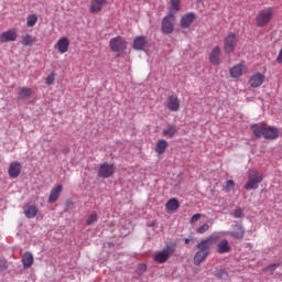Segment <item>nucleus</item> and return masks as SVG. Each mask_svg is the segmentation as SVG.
Masks as SVG:
<instances>
[{"label": "nucleus", "mask_w": 282, "mask_h": 282, "mask_svg": "<svg viewBox=\"0 0 282 282\" xmlns=\"http://www.w3.org/2000/svg\"><path fill=\"white\" fill-rule=\"evenodd\" d=\"M219 241V237L217 236H209L203 240H200L196 248L197 252L194 254V265H202L206 259H208V254H210V248L214 243Z\"/></svg>", "instance_id": "f257e3e1"}, {"label": "nucleus", "mask_w": 282, "mask_h": 282, "mask_svg": "<svg viewBox=\"0 0 282 282\" xmlns=\"http://www.w3.org/2000/svg\"><path fill=\"white\" fill-rule=\"evenodd\" d=\"M251 129L256 138H264L265 140H276V138H279V130L275 127L264 128L263 126L256 123L251 126Z\"/></svg>", "instance_id": "f03ea898"}, {"label": "nucleus", "mask_w": 282, "mask_h": 282, "mask_svg": "<svg viewBox=\"0 0 282 282\" xmlns=\"http://www.w3.org/2000/svg\"><path fill=\"white\" fill-rule=\"evenodd\" d=\"M272 19H274V8L267 7L258 12L256 15L257 28H265Z\"/></svg>", "instance_id": "7ed1b4c3"}, {"label": "nucleus", "mask_w": 282, "mask_h": 282, "mask_svg": "<svg viewBox=\"0 0 282 282\" xmlns=\"http://www.w3.org/2000/svg\"><path fill=\"white\" fill-rule=\"evenodd\" d=\"M261 182H263V173L257 170H250L248 173V182L245 184V189L257 191Z\"/></svg>", "instance_id": "20e7f679"}, {"label": "nucleus", "mask_w": 282, "mask_h": 282, "mask_svg": "<svg viewBox=\"0 0 282 282\" xmlns=\"http://www.w3.org/2000/svg\"><path fill=\"white\" fill-rule=\"evenodd\" d=\"M239 45V35L235 32H229L224 39L225 54H232Z\"/></svg>", "instance_id": "39448f33"}, {"label": "nucleus", "mask_w": 282, "mask_h": 282, "mask_svg": "<svg viewBox=\"0 0 282 282\" xmlns=\"http://www.w3.org/2000/svg\"><path fill=\"white\" fill-rule=\"evenodd\" d=\"M161 32L162 34H173L175 32V15L169 13L162 19Z\"/></svg>", "instance_id": "423d86ee"}, {"label": "nucleus", "mask_w": 282, "mask_h": 282, "mask_svg": "<svg viewBox=\"0 0 282 282\" xmlns=\"http://www.w3.org/2000/svg\"><path fill=\"white\" fill-rule=\"evenodd\" d=\"M109 46L111 52H124V50H127V40L118 35L110 40Z\"/></svg>", "instance_id": "0eeeda50"}, {"label": "nucleus", "mask_w": 282, "mask_h": 282, "mask_svg": "<svg viewBox=\"0 0 282 282\" xmlns=\"http://www.w3.org/2000/svg\"><path fill=\"white\" fill-rule=\"evenodd\" d=\"M172 252H175V247L166 246L162 251H160L155 254L154 261L156 263H166V261H169Z\"/></svg>", "instance_id": "6e6552de"}, {"label": "nucleus", "mask_w": 282, "mask_h": 282, "mask_svg": "<svg viewBox=\"0 0 282 282\" xmlns=\"http://www.w3.org/2000/svg\"><path fill=\"white\" fill-rule=\"evenodd\" d=\"M116 173V166L110 163H101L99 164V171L98 176L104 177V180H107L111 177Z\"/></svg>", "instance_id": "1a4fd4ad"}, {"label": "nucleus", "mask_w": 282, "mask_h": 282, "mask_svg": "<svg viewBox=\"0 0 282 282\" xmlns=\"http://www.w3.org/2000/svg\"><path fill=\"white\" fill-rule=\"evenodd\" d=\"M197 20V14L195 12H188L181 17L180 25L182 30H188L193 23Z\"/></svg>", "instance_id": "9d476101"}, {"label": "nucleus", "mask_w": 282, "mask_h": 282, "mask_svg": "<svg viewBox=\"0 0 282 282\" xmlns=\"http://www.w3.org/2000/svg\"><path fill=\"white\" fill-rule=\"evenodd\" d=\"M19 39L17 30L9 29L0 34V43H14Z\"/></svg>", "instance_id": "9b49d317"}, {"label": "nucleus", "mask_w": 282, "mask_h": 282, "mask_svg": "<svg viewBox=\"0 0 282 282\" xmlns=\"http://www.w3.org/2000/svg\"><path fill=\"white\" fill-rule=\"evenodd\" d=\"M54 48L57 50L59 54H67L69 51V39L68 37H61L54 45Z\"/></svg>", "instance_id": "f8f14e48"}, {"label": "nucleus", "mask_w": 282, "mask_h": 282, "mask_svg": "<svg viewBox=\"0 0 282 282\" xmlns=\"http://www.w3.org/2000/svg\"><path fill=\"white\" fill-rule=\"evenodd\" d=\"M208 58L212 65H221V48L219 46H215L209 53Z\"/></svg>", "instance_id": "ddd939ff"}, {"label": "nucleus", "mask_w": 282, "mask_h": 282, "mask_svg": "<svg viewBox=\"0 0 282 282\" xmlns=\"http://www.w3.org/2000/svg\"><path fill=\"white\" fill-rule=\"evenodd\" d=\"M165 107H167L170 111H180V98L175 95L169 96L165 101Z\"/></svg>", "instance_id": "4468645a"}, {"label": "nucleus", "mask_w": 282, "mask_h": 282, "mask_svg": "<svg viewBox=\"0 0 282 282\" xmlns=\"http://www.w3.org/2000/svg\"><path fill=\"white\" fill-rule=\"evenodd\" d=\"M263 83H265V75H263L261 73H256L249 79L250 87H253L254 89L257 87H261L263 85Z\"/></svg>", "instance_id": "2eb2a0df"}, {"label": "nucleus", "mask_w": 282, "mask_h": 282, "mask_svg": "<svg viewBox=\"0 0 282 282\" xmlns=\"http://www.w3.org/2000/svg\"><path fill=\"white\" fill-rule=\"evenodd\" d=\"M243 72H246V64L240 63L231 67L229 74L231 78H241V76H243Z\"/></svg>", "instance_id": "dca6fc26"}, {"label": "nucleus", "mask_w": 282, "mask_h": 282, "mask_svg": "<svg viewBox=\"0 0 282 282\" xmlns=\"http://www.w3.org/2000/svg\"><path fill=\"white\" fill-rule=\"evenodd\" d=\"M107 6V0H93L90 4V13L98 14L102 11V8Z\"/></svg>", "instance_id": "f3484780"}, {"label": "nucleus", "mask_w": 282, "mask_h": 282, "mask_svg": "<svg viewBox=\"0 0 282 282\" xmlns=\"http://www.w3.org/2000/svg\"><path fill=\"white\" fill-rule=\"evenodd\" d=\"M147 36L143 35H139L137 37H134L133 41V50H137V52H142V50H144V47H147Z\"/></svg>", "instance_id": "a211bd4d"}, {"label": "nucleus", "mask_w": 282, "mask_h": 282, "mask_svg": "<svg viewBox=\"0 0 282 282\" xmlns=\"http://www.w3.org/2000/svg\"><path fill=\"white\" fill-rule=\"evenodd\" d=\"M228 235L234 237V239H243L246 237V229L241 225H235L234 230L229 231Z\"/></svg>", "instance_id": "6ab92c4d"}, {"label": "nucleus", "mask_w": 282, "mask_h": 282, "mask_svg": "<svg viewBox=\"0 0 282 282\" xmlns=\"http://www.w3.org/2000/svg\"><path fill=\"white\" fill-rule=\"evenodd\" d=\"M61 193H63V185H56L50 193L48 204H54V202H58Z\"/></svg>", "instance_id": "aec40b11"}, {"label": "nucleus", "mask_w": 282, "mask_h": 282, "mask_svg": "<svg viewBox=\"0 0 282 282\" xmlns=\"http://www.w3.org/2000/svg\"><path fill=\"white\" fill-rule=\"evenodd\" d=\"M22 265L24 270H28L29 268H32V265H34V256L32 254V252H24V254L22 256Z\"/></svg>", "instance_id": "412c9836"}, {"label": "nucleus", "mask_w": 282, "mask_h": 282, "mask_svg": "<svg viewBox=\"0 0 282 282\" xmlns=\"http://www.w3.org/2000/svg\"><path fill=\"white\" fill-rule=\"evenodd\" d=\"M9 175L10 177L17 178L21 175V163L13 162L9 165Z\"/></svg>", "instance_id": "4be33fe9"}, {"label": "nucleus", "mask_w": 282, "mask_h": 282, "mask_svg": "<svg viewBox=\"0 0 282 282\" xmlns=\"http://www.w3.org/2000/svg\"><path fill=\"white\" fill-rule=\"evenodd\" d=\"M166 213H175V210L180 209V200L177 198H171L165 204Z\"/></svg>", "instance_id": "5701e85b"}, {"label": "nucleus", "mask_w": 282, "mask_h": 282, "mask_svg": "<svg viewBox=\"0 0 282 282\" xmlns=\"http://www.w3.org/2000/svg\"><path fill=\"white\" fill-rule=\"evenodd\" d=\"M182 10V0H170V13L175 17Z\"/></svg>", "instance_id": "b1692460"}, {"label": "nucleus", "mask_w": 282, "mask_h": 282, "mask_svg": "<svg viewBox=\"0 0 282 282\" xmlns=\"http://www.w3.org/2000/svg\"><path fill=\"white\" fill-rule=\"evenodd\" d=\"M166 149H169V142H166V140L161 139L156 142L155 152L158 155H164Z\"/></svg>", "instance_id": "393cba45"}, {"label": "nucleus", "mask_w": 282, "mask_h": 282, "mask_svg": "<svg viewBox=\"0 0 282 282\" xmlns=\"http://www.w3.org/2000/svg\"><path fill=\"white\" fill-rule=\"evenodd\" d=\"M21 43L24 47H32V45H34V43H36V36L31 35V34L22 35Z\"/></svg>", "instance_id": "a878e982"}, {"label": "nucleus", "mask_w": 282, "mask_h": 282, "mask_svg": "<svg viewBox=\"0 0 282 282\" xmlns=\"http://www.w3.org/2000/svg\"><path fill=\"white\" fill-rule=\"evenodd\" d=\"M32 94H33L32 88L22 87L18 93V98L19 100H25V98H31Z\"/></svg>", "instance_id": "bb28decb"}, {"label": "nucleus", "mask_w": 282, "mask_h": 282, "mask_svg": "<svg viewBox=\"0 0 282 282\" xmlns=\"http://www.w3.org/2000/svg\"><path fill=\"white\" fill-rule=\"evenodd\" d=\"M217 252L218 254H226L230 252V245H228V240L224 239L218 243Z\"/></svg>", "instance_id": "cd10ccee"}, {"label": "nucleus", "mask_w": 282, "mask_h": 282, "mask_svg": "<svg viewBox=\"0 0 282 282\" xmlns=\"http://www.w3.org/2000/svg\"><path fill=\"white\" fill-rule=\"evenodd\" d=\"M24 215L28 219H34L36 215H39V209H36V206L30 205L28 206L26 210L24 212Z\"/></svg>", "instance_id": "c85d7f7f"}, {"label": "nucleus", "mask_w": 282, "mask_h": 282, "mask_svg": "<svg viewBox=\"0 0 282 282\" xmlns=\"http://www.w3.org/2000/svg\"><path fill=\"white\" fill-rule=\"evenodd\" d=\"M177 133V127L175 126H167L166 129L163 130V135L166 138H173Z\"/></svg>", "instance_id": "c756f323"}, {"label": "nucleus", "mask_w": 282, "mask_h": 282, "mask_svg": "<svg viewBox=\"0 0 282 282\" xmlns=\"http://www.w3.org/2000/svg\"><path fill=\"white\" fill-rule=\"evenodd\" d=\"M39 22V17L36 14H29L26 18V25L28 28H34L36 23Z\"/></svg>", "instance_id": "7c9ffc66"}, {"label": "nucleus", "mask_w": 282, "mask_h": 282, "mask_svg": "<svg viewBox=\"0 0 282 282\" xmlns=\"http://www.w3.org/2000/svg\"><path fill=\"white\" fill-rule=\"evenodd\" d=\"M235 188V181L229 180L226 182L225 186H223L224 193H230Z\"/></svg>", "instance_id": "2f4dec72"}, {"label": "nucleus", "mask_w": 282, "mask_h": 282, "mask_svg": "<svg viewBox=\"0 0 282 282\" xmlns=\"http://www.w3.org/2000/svg\"><path fill=\"white\" fill-rule=\"evenodd\" d=\"M232 216L235 217V219H243V217H246V214H243V209L238 207L234 210Z\"/></svg>", "instance_id": "473e14b6"}, {"label": "nucleus", "mask_w": 282, "mask_h": 282, "mask_svg": "<svg viewBox=\"0 0 282 282\" xmlns=\"http://www.w3.org/2000/svg\"><path fill=\"white\" fill-rule=\"evenodd\" d=\"M208 230H210V226H208V224H204L196 230V232H198V235H204V232H208Z\"/></svg>", "instance_id": "72a5a7b5"}, {"label": "nucleus", "mask_w": 282, "mask_h": 282, "mask_svg": "<svg viewBox=\"0 0 282 282\" xmlns=\"http://www.w3.org/2000/svg\"><path fill=\"white\" fill-rule=\"evenodd\" d=\"M54 80H56L54 72H52L45 79L46 85H54Z\"/></svg>", "instance_id": "f704fd0d"}, {"label": "nucleus", "mask_w": 282, "mask_h": 282, "mask_svg": "<svg viewBox=\"0 0 282 282\" xmlns=\"http://www.w3.org/2000/svg\"><path fill=\"white\" fill-rule=\"evenodd\" d=\"M95 221H98V215L91 214V215L87 218L86 224H87V226H91V224H94Z\"/></svg>", "instance_id": "c9c22d12"}, {"label": "nucleus", "mask_w": 282, "mask_h": 282, "mask_svg": "<svg viewBox=\"0 0 282 282\" xmlns=\"http://www.w3.org/2000/svg\"><path fill=\"white\" fill-rule=\"evenodd\" d=\"M145 270H147V264L141 263V264H139L138 268H137V274L142 275V274H144V271H145Z\"/></svg>", "instance_id": "e433bc0d"}, {"label": "nucleus", "mask_w": 282, "mask_h": 282, "mask_svg": "<svg viewBox=\"0 0 282 282\" xmlns=\"http://www.w3.org/2000/svg\"><path fill=\"white\" fill-rule=\"evenodd\" d=\"M3 270H8V261L0 259V272H3Z\"/></svg>", "instance_id": "4c0bfd02"}, {"label": "nucleus", "mask_w": 282, "mask_h": 282, "mask_svg": "<svg viewBox=\"0 0 282 282\" xmlns=\"http://www.w3.org/2000/svg\"><path fill=\"white\" fill-rule=\"evenodd\" d=\"M199 219H202V214H195L191 218V224H195L196 221H199Z\"/></svg>", "instance_id": "58836bf2"}, {"label": "nucleus", "mask_w": 282, "mask_h": 282, "mask_svg": "<svg viewBox=\"0 0 282 282\" xmlns=\"http://www.w3.org/2000/svg\"><path fill=\"white\" fill-rule=\"evenodd\" d=\"M276 268H279V263H274L268 267V270H270V272H274V270H276Z\"/></svg>", "instance_id": "ea45409f"}, {"label": "nucleus", "mask_w": 282, "mask_h": 282, "mask_svg": "<svg viewBox=\"0 0 282 282\" xmlns=\"http://www.w3.org/2000/svg\"><path fill=\"white\" fill-rule=\"evenodd\" d=\"M148 226L150 228H153V227L158 226V221L156 220H152V221L148 223Z\"/></svg>", "instance_id": "a19ab883"}, {"label": "nucleus", "mask_w": 282, "mask_h": 282, "mask_svg": "<svg viewBox=\"0 0 282 282\" xmlns=\"http://www.w3.org/2000/svg\"><path fill=\"white\" fill-rule=\"evenodd\" d=\"M184 241H185V245H186V246H188V245L191 243V239H188V238H185Z\"/></svg>", "instance_id": "79ce46f5"}]
</instances>
